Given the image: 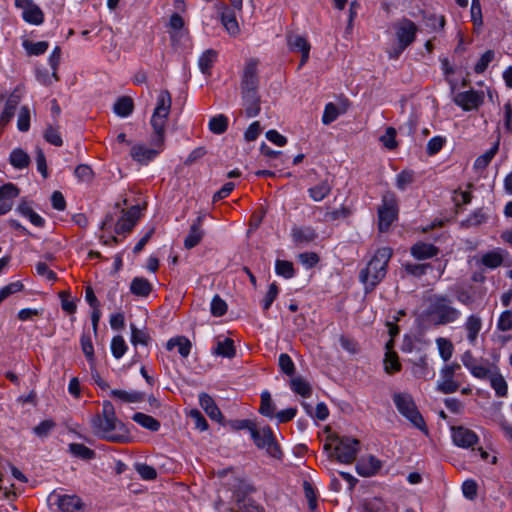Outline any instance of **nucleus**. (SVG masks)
Here are the masks:
<instances>
[{"instance_id":"obj_1","label":"nucleus","mask_w":512,"mask_h":512,"mask_svg":"<svg viewBox=\"0 0 512 512\" xmlns=\"http://www.w3.org/2000/svg\"><path fill=\"white\" fill-rule=\"evenodd\" d=\"M171 94L167 90H162L157 98V104L151 117V126L153 134L151 136L152 148L143 144L132 146L130 155L132 159L140 164L146 165L155 159L165 146V128L171 109Z\"/></svg>"},{"instance_id":"obj_2","label":"nucleus","mask_w":512,"mask_h":512,"mask_svg":"<svg viewBox=\"0 0 512 512\" xmlns=\"http://www.w3.org/2000/svg\"><path fill=\"white\" fill-rule=\"evenodd\" d=\"M92 427L97 436L111 442L124 443L130 439L128 429L116 417L110 401H103L102 412L93 418Z\"/></svg>"},{"instance_id":"obj_3","label":"nucleus","mask_w":512,"mask_h":512,"mask_svg":"<svg viewBox=\"0 0 512 512\" xmlns=\"http://www.w3.org/2000/svg\"><path fill=\"white\" fill-rule=\"evenodd\" d=\"M392 254V249L389 247L379 248L366 267L360 271L359 280L364 285L366 293L373 291L385 278Z\"/></svg>"},{"instance_id":"obj_4","label":"nucleus","mask_w":512,"mask_h":512,"mask_svg":"<svg viewBox=\"0 0 512 512\" xmlns=\"http://www.w3.org/2000/svg\"><path fill=\"white\" fill-rule=\"evenodd\" d=\"M329 442L324 444L325 450L333 447L332 455L344 464L352 463L359 452L360 443L356 438L348 436L331 435L328 437Z\"/></svg>"},{"instance_id":"obj_5","label":"nucleus","mask_w":512,"mask_h":512,"mask_svg":"<svg viewBox=\"0 0 512 512\" xmlns=\"http://www.w3.org/2000/svg\"><path fill=\"white\" fill-rule=\"evenodd\" d=\"M393 402L397 411L405 417L415 428L428 434V428L419 412L413 397L406 392H397L393 394Z\"/></svg>"},{"instance_id":"obj_6","label":"nucleus","mask_w":512,"mask_h":512,"mask_svg":"<svg viewBox=\"0 0 512 512\" xmlns=\"http://www.w3.org/2000/svg\"><path fill=\"white\" fill-rule=\"evenodd\" d=\"M429 314L436 325H447L457 321L461 312L452 305L446 295H434L431 299Z\"/></svg>"},{"instance_id":"obj_7","label":"nucleus","mask_w":512,"mask_h":512,"mask_svg":"<svg viewBox=\"0 0 512 512\" xmlns=\"http://www.w3.org/2000/svg\"><path fill=\"white\" fill-rule=\"evenodd\" d=\"M397 44L388 50L391 59H398L402 52L410 46L416 38L418 27L407 18H402L393 25Z\"/></svg>"},{"instance_id":"obj_8","label":"nucleus","mask_w":512,"mask_h":512,"mask_svg":"<svg viewBox=\"0 0 512 512\" xmlns=\"http://www.w3.org/2000/svg\"><path fill=\"white\" fill-rule=\"evenodd\" d=\"M460 370L461 366L456 362L443 366L440 370V378L437 381L436 389L443 394L456 392L461 386Z\"/></svg>"},{"instance_id":"obj_9","label":"nucleus","mask_w":512,"mask_h":512,"mask_svg":"<svg viewBox=\"0 0 512 512\" xmlns=\"http://www.w3.org/2000/svg\"><path fill=\"white\" fill-rule=\"evenodd\" d=\"M250 432L258 448L265 449L267 454L273 458L280 459L282 457V451L270 427L266 426L261 429L250 427Z\"/></svg>"},{"instance_id":"obj_10","label":"nucleus","mask_w":512,"mask_h":512,"mask_svg":"<svg viewBox=\"0 0 512 512\" xmlns=\"http://www.w3.org/2000/svg\"><path fill=\"white\" fill-rule=\"evenodd\" d=\"M383 205L378 211L379 229L386 231L397 217V201L393 193L383 196Z\"/></svg>"},{"instance_id":"obj_11","label":"nucleus","mask_w":512,"mask_h":512,"mask_svg":"<svg viewBox=\"0 0 512 512\" xmlns=\"http://www.w3.org/2000/svg\"><path fill=\"white\" fill-rule=\"evenodd\" d=\"M15 6L22 10V18L33 25H41L44 22V13L32 0H15Z\"/></svg>"},{"instance_id":"obj_12","label":"nucleus","mask_w":512,"mask_h":512,"mask_svg":"<svg viewBox=\"0 0 512 512\" xmlns=\"http://www.w3.org/2000/svg\"><path fill=\"white\" fill-rule=\"evenodd\" d=\"M451 436L453 443L461 448H472L479 442L477 434L464 426H453L451 427Z\"/></svg>"},{"instance_id":"obj_13","label":"nucleus","mask_w":512,"mask_h":512,"mask_svg":"<svg viewBox=\"0 0 512 512\" xmlns=\"http://www.w3.org/2000/svg\"><path fill=\"white\" fill-rule=\"evenodd\" d=\"M484 101V92L469 90L458 93L454 102L465 111L477 109Z\"/></svg>"},{"instance_id":"obj_14","label":"nucleus","mask_w":512,"mask_h":512,"mask_svg":"<svg viewBox=\"0 0 512 512\" xmlns=\"http://www.w3.org/2000/svg\"><path fill=\"white\" fill-rule=\"evenodd\" d=\"M141 217V210L138 205L132 206L130 209L125 211L122 217L118 220L115 225V232L117 234L129 233L136 225L137 221Z\"/></svg>"},{"instance_id":"obj_15","label":"nucleus","mask_w":512,"mask_h":512,"mask_svg":"<svg viewBox=\"0 0 512 512\" xmlns=\"http://www.w3.org/2000/svg\"><path fill=\"white\" fill-rule=\"evenodd\" d=\"M258 77H257V62L254 60L249 61L243 72L241 89L243 92H257Z\"/></svg>"},{"instance_id":"obj_16","label":"nucleus","mask_w":512,"mask_h":512,"mask_svg":"<svg viewBox=\"0 0 512 512\" xmlns=\"http://www.w3.org/2000/svg\"><path fill=\"white\" fill-rule=\"evenodd\" d=\"M55 498V504L61 512H80L83 508L81 499L76 495L52 494L50 499Z\"/></svg>"},{"instance_id":"obj_17","label":"nucleus","mask_w":512,"mask_h":512,"mask_svg":"<svg viewBox=\"0 0 512 512\" xmlns=\"http://www.w3.org/2000/svg\"><path fill=\"white\" fill-rule=\"evenodd\" d=\"M382 462L373 455L362 457L356 464V471L360 476L371 477L379 472Z\"/></svg>"},{"instance_id":"obj_18","label":"nucleus","mask_w":512,"mask_h":512,"mask_svg":"<svg viewBox=\"0 0 512 512\" xmlns=\"http://www.w3.org/2000/svg\"><path fill=\"white\" fill-rule=\"evenodd\" d=\"M19 195V189L12 183L0 188V215L6 214L12 209L14 199Z\"/></svg>"},{"instance_id":"obj_19","label":"nucleus","mask_w":512,"mask_h":512,"mask_svg":"<svg viewBox=\"0 0 512 512\" xmlns=\"http://www.w3.org/2000/svg\"><path fill=\"white\" fill-rule=\"evenodd\" d=\"M204 219L205 215H199L191 225L189 233L184 240L185 248L192 249L201 242L204 236V232L202 230Z\"/></svg>"},{"instance_id":"obj_20","label":"nucleus","mask_w":512,"mask_h":512,"mask_svg":"<svg viewBox=\"0 0 512 512\" xmlns=\"http://www.w3.org/2000/svg\"><path fill=\"white\" fill-rule=\"evenodd\" d=\"M287 43L291 50L301 52L300 67L303 66L309 58L310 44L308 41L303 36L291 34L287 37Z\"/></svg>"},{"instance_id":"obj_21","label":"nucleus","mask_w":512,"mask_h":512,"mask_svg":"<svg viewBox=\"0 0 512 512\" xmlns=\"http://www.w3.org/2000/svg\"><path fill=\"white\" fill-rule=\"evenodd\" d=\"M317 236L316 230L309 226H294L291 230V237L295 245H303L313 242Z\"/></svg>"},{"instance_id":"obj_22","label":"nucleus","mask_w":512,"mask_h":512,"mask_svg":"<svg viewBox=\"0 0 512 512\" xmlns=\"http://www.w3.org/2000/svg\"><path fill=\"white\" fill-rule=\"evenodd\" d=\"M220 20L226 31L231 36H237L240 28L236 19L235 12L227 6H223L220 11Z\"/></svg>"},{"instance_id":"obj_23","label":"nucleus","mask_w":512,"mask_h":512,"mask_svg":"<svg viewBox=\"0 0 512 512\" xmlns=\"http://www.w3.org/2000/svg\"><path fill=\"white\" fill-rule=\"evenodd\" d=\"M199 403L202 409L212 420L218 422L222 420V413L210 395L206 393H201L199 395Z\"/></svg>"},{"instance_id":"obj_24","label":"nucleus","mask_w":512,"mask_h":512,"mask_svg":"<svg viewBox=\"0 0 512 512\" xmlns=\"http://www.w3.org/2000/svg\"><path fill=\"white\" fill-rule=\"evenodd\" d=\"M439 249L429 243L418 242L411 247V255L418 260H425L436 256Z\"/></svg>"},{"instance_id":"obj_25","label":"nucleus","mask_w":512,"mask_h":512,"mask_svg":"<svg viewBox=\"0 0 512 512\" xmlns=\"http://www.w3.org/2000/svg\"><path fill=\"white\" fill-rule=\"evenodd\" d=\"M314 212H321L323 213V222H331L336 221L338 219H344L347 218L350 215V210L346 206H341L338 209H329V207H321L317 206L315 207Z\"/></svg>"},{"instance_id":"obj_26","label":"nucleus","mask_w":512,"mask_h":512,"mask_svg":"<svg viewBox=\"0 0 512 512\" xmlns=\"http://www.w3.org/2000/svg\"><path fill=\"white\" fill-rule=\"evenodd\" d=\"M490 386L494 389L497 397H506L508 394V384L500 373L498 367H494V372L488 378Z\"/></svg>"},{"instance_id":"obj_27","label":"nucleus","mask_w":512,"mask_h":512,"mask_svg":"<svg viewBox=\"0 0 512 512\" xmlns=\"http://www.w3.org/2000/svg\"><path fill=\"white\" fill-rule=\"evenodd\" d=\"M213 354L226 358H233L236 354L234 341L231 338L220 337L216 340V346L213 348Z\"/></svg>"},{"instance_id":"obj_28","label":"nucleus","mask_w":512,"mask_h":512,"mask_svg":"<svg viewBox=\"0 0 512 512\" xmlns=\"http://www.w3.org/2000/svg\"><path fill=\"white\" fill-rule=\"evenodd\" d=\"M465 330L467 331V339L470 344L476 343L478 334L482 328V320L477 315H470L465 322Z\"/></svg>"},{"instance_id":"obj_29","label":"nucleus","mask_w":512,"mask_h":512,"mask_svg":"<svg viewBox=\"0 0 512 512\" xmlns=\"http://www.w3.org/2000/svg\"><path fill=\"white\" fill-rule=\"evenodd\" d=\"M243 105L248 117H255L260 112L259 98L257 92H243Z\"/></svg>"},{"instance_id":"obj_30","label":"nucleus","mask_w":512,"mask_h":512,"mask_svg":"<svg viewBox=\"0 0 512 512\" xmlns=\"http://www.w3.org/2000/svg\"><path fill=\"white\" fill-rule=\"evenodd\" d=\"M331 191L332 185L327 180H323L315 186L310 187L307 192L313 201L320 202L324 200Z\"/></svg>"},{"instance_id":"obj_31","label":"nucleus","mask_w":512,"mask_h":512,"mask_svg":"<svg viewBox=\"0 0 512 512\" xmlns=\"http://www.w3.org/2000/svg\"><path fill=\"white\" fill-rule=\"evenodd\" d=\"M20 102V96L16 93H12L5 103V107L0 115V123L2 125L7 124L14 116L16 107Z\"/></svg>"},{"instance_id":"obj_32","label":"nucleus","mask_w":512,"mask_h":512,"mask_svg":"<svg viewBox=\"0 0 512 512\" xmlns=\"http://www.w3.org/2000/svg\"><path fill=\"white\" fill-rule=\"evenodd\" d=\"M132 294L147 297L152 291V284L144 277H135L130 284Z\"/></svg>"},{"instance_id":"obj_33","label":"nucleus","mask_w":512,"mask_h":512,"mask_svg":"<svg viewBox=\"0 0 512 512\" xmlns=\"http://www.w3.org/2000/svg\"><path fill=\"white\" fill-rule=\"evenodd\" d=\"M504 260L503 252L500 249L489 251L481 256V264L489 269H495L502 265Z\"/></svg>"},{"instance_id":"obj_34","label":"nucleus","mask_w":512,"mask_h":512,"mask_svg":"<svg viewBox=\"0 0 512 512\" xmlns=\"http://www.w3.org/2000/svg\"><path fill=\"white\" fill-rule=\"evenodd\" d=\"M134 110V103L131 97L122 96L114 104L113 111L120 117H128Z\"/></svg>"},{"instance_id":"obj_35","label":"nucleus","mask_w":512,"mask_h":512,"mask_svg":"<svg viewBox=\"0 0 512 512\" xmlns=\"http://www.w3.org/2000/svg\"><path fill=\"white\" fill-rule=\"evenodd\" d=\"M499 142L500 139L498 138L494 145L488 151L477 157V159L474 162V168L476 170H483L489 165L491 160L498 152Z\"/></svg>"},{"instance_id":"obj_36","label":"nucleus","mask_w":512,"mask_h":512,"mask_svg":"<svg viewBox=\"0 0 512 512\" xmlns=\"http://www.w3.org/2000/svg\"><path fill=\"white\" fill-rule=\"evenodd\" d=\"M290 386L293 392L304 398L310 397L312 393V388L309 382L300 376L292 378Z\"/></svg>"},{"instance_id":"obj_37","label":"nucleus","mask_w":512,"mask_h":512,"mask_svg":"<svg viewBox=\"0 0 512 512\" xmlns=\"http://www.w3.org/2000/svg\"><path fill=\"white\" fill-rule=\"evenodd\" d=\"M166 347L168 350H172L173 348L177 347L179 354L185 358L190 354L191 343L185 337H176L170 339L167 342Z\"/></svg>"},{"instance_id":"obj_38","label":"nucleus","mask_w":512,"mask_h":512,"mask_svg":"<svg viewBox=\"0 0 512 512\" xmlns=\"http://www.w3.org/2000/svg\"><path fill=\"white\" fill-rule=\"evenodd\" d=\"M132 419L136 423H138L139 425H141L142 427H144L150 431H158L160 428V423L158 420H156L155 418H153L150 415H147V414H144L141 412L135 413L133 415Z\"/></svg>"},{"instance_id":"obj_39","label":"nucleus","mask_w":512,"mask_h":512,"mask_svg":"<svg viewBox=\"0 0 512 512\" xmlns=\"http://www.w3.org/2000/svg\"><path fill=\"white\" fill-rule=\"evenodd\" d=\"M217 59V52L213 49L206 50L199 58L198 65L202 73L210 74V69Z\"/></svg>"},{"instance_id":"obj_40","label":"nucleus","mask_w":512,"mask_h":512,"mask_svg":"<svg viewBox=\"0 0 512 512\" xmlns=\"http://www.w3.org/2000/svg\"><path fill=\"white\" fill-rule=\"evenodd\" d=\"M110 395L125 403H136L143 400V394L140 392H128L125 390L114 389L110 392Z\"/></svg>"},{"instance_id":"obj_41","label":"nucleus","mask_w":512,"mask_h":512,"mask_svg":"<svg viewBox=\"0 0 512 512\" xmlns=\"http://www.w3.org/2000/svg\"><path fill=\"white\" fill-rule=\"evenodd\" d=\"M436 345L439 351V355L443 361H449L454 351L453 343L447 338L438 337L436 339Z\"/></svg>"},{"instance_id":"obj_42","label":"nucleus","mask_w":512,"mask_h":512,"mask_svg":"<svg viewBox=\"0 0 512 512\" xmlns=\"http://www.w3.org/2000/svg\"><path fill=\"white\" fill-rule=\"evenodd\" d=\"M10 163L17 169H23L29 165L30 158L25 151L18 148L11 152Z\"/></svg>"},{"instance_id":"obj_43","label":"nucleus","mask_w":512,"mask_h":512,"mask_svg":"<svg viewBox=\"0 0 512 512\" xmlns=\"http://www.w3.org/2000/svg\"><path fill=\"white\" fill-rule=\"evenodd\" d=\"M259 412L266 417L273 418L275 415V405L268 391L261 393V404Z\"/></svg>"},{"instance_id":"obj_44","label":"nucleus","mask_w":512,"mask_h":512,"mask_svg":"<svg viewBox=\"0 0 512 512\" xmlns=\"http://www.w3.org/2000/svg\"><path fill=\"white\" fill-rule=\"evenodd\" d=\"M69 450L74 456L83 460H90L95 457V452L84 444L72 443L69 445Z\"/></svg>"},{"instance_id":"obj_45","label":"nucleus","mask_w":512,"mask_h":512,"mask_svg":"<svg viewBox=\"0 0 512 512\" xmlns=\"http://www.w3.org/2000/svg\"><path fill=\"white\" fill-rule=\"evenodd\" d=\"M23 47L30 55H41L47 51L49 43L47 41L31 42L24 40Z\"/></svg>"},{"instance_id":"obj_46","label":"nucleus","mask_w":512,"mask_h":512,"mask_svg":"<svg viewBox=\"0 0 512 512\" xmlns=\"http://www.w3.org/2000/svg\"><path fill=\"white\" fill-rule=\"evenodd\" d=\"M228 127V118L222 114L212 117L209 121V129L215 134H223Z\"/></svg>"},{"instance_id":"obj_47","label":"nucleus","mask_w":512,"mask_h":512,"mask_svg":"<svg viewBox=\"0 0 512 512\" xmlns=\"http://www.w3.org/2000/svg\"><path fill=\"white\" fill-rule=\"evenodd\" d=\"M385 371L389 374L400 371L401 364L395 352L388 351L384 359Z\"/></svg>"},{"instance_id":"obj_48","label":"nucleus","mask_w":512,"mask_h":512,"mask_svg":"<svg viewBox=\"0 0 512 512\" xmlns=\"http://www.w3.org/2000/svg\"><path fill=\"white\" fill-rule=\"evenodd\" d=\"M396 129L393 127H388L385 131V133L380 136V142L383 144V146L389 150H393L398 146V143L396 141Z\"/></svg>"},{"instance_id":"obj_49","label":"nucleus","mask_w":512,"mask_h":512,"mask_svg":"<svg viewBox=\"0 0 512 512\" xmlns=\"http://www.w3.org/2000/svg\"><path fill=\"white\" fill-rule=\"evenodd\" d=\"M131 327V342L133 345H147L150 337L144 330L138 329L134 324Z\"/></svg>"},{"instance_id":"obj_50","label":"nucleus","mask_w":512,"mask_h":512,"mask_svg":"<svg viewBox=\"0 0 512 512\" xmlns=\"http://www.w3.org/2000/svg\"><path fill=\"white\" fill-rule=\"evenodd\" d=\"M127 345L122 336L118 335L113 337L111 341V351L115 358L120 359L126 352Z\"/></svg>"},{"instance_id":"obj_51","label":"nucleus","mask_w":512,"mask_h":512,"mask_svg":"<svg viewBox=\"0 0 512 512\" xmlns=\"http://www.w3.org/2000/svg\"><path fill=\"white\" fill-rule=\"evenodd\" d=\"M495 53L492 50H487L478 60L474 66V71L477 74H482L489 64L494 60Z\"/></svg>"},{"instance_id":"obj_52","label":"nucleus","mask_w":512,"mask_h":512,"mask_svg":"<svg viewBox=\"0 0 512 512\" xmlns=\"http://www.w3.org/2000/svg\"><path fill=\"white\" fill-rule=\"evenodd\" d=\"M494 367L496 366L487 367L477 362L469 371L475 378L484 380L491 376L494 372Z\"/></svg>"},{"instance_id":"obj_53","label":"nucleus","mask_w":512,"mask_h":512,"mask_svg":"<svg viewBox=\"0 0 512 512\" xmlns=\"http://www.w3.org/2000/svg\"><path fill=\"white\" fill-rule=\"evenodd\" d=\"M276 273L287 279L294 276L293 264L290 261L277 260L275 264Z\"/></svg>"},{"instance_id":"obj_54","label":"nucleus","mask_w":512,"mask_h":512,"mask_svg":"<svg viewBox=\"0 0 512 512\" xmlns=\"http://www.w3.org/2000/svg\"><path fill=\"white\" fill-rule=\"evenodd\" d=\"M17 128L21 132H26L30 128V110L27 106L21 107L18 120H17Z\"/></svg>"},{"instance_id":"obj_55","label":"nucleus","mask_w":512,"mask_h":512,"mask_svg":"<svg viewBox=\"0 0 512 512\" xmlns=\"http://www.w3.org/2000/svg\"><path fill=\"white\" fill-rule=\"evenodd\" d=\"M497 329L502 332L512 330V311L511 310H505L500 314L499 319L497 321Z\"/></svg>"},{"instance_id":"obj_56","label":"nucleus","mask_w":512,"mask_h":512,"mask_svg":"<svg viewBox=\"0 0 512 512\" xmlns=\"http://www.w3.org/2000/svg\"><path fill=\"white\" fill-rule=\"evenodd\" d=\"M23 284L19 281L9 283L0 289V304L10 295L17 293L23 289Z\"/></svg>"},{"instance_id":"obj_57","label":"nucleus","mask_w":512,"mask_h":512,"mask_svg":"<svg viewBox=\"0 0 512 512\" xmlns=\"http://www.w3.org/2000/svg\"><path fill=\"white\" fill-rule=\"evenodd\" d=\"M414 181V173L412 171H402L396 177V186L400 190H405Z\"/></svg>"},{"instance_id":"obj_58","label":"nucleus","mask_w":512,"mask_h":512,"mask_svg":"<svg viewBox=\"0 0 512 512\" xmlns=\"http://www.w3.org/2000/svg\"><path fill=\"white\" fill-rule=\"evenodd\" d=\"M338 116H339V111H338L337 106L333 103H328V104H326L324 112H323L322 122H323V124L328 125V124L332 123L333 121H335Z\"/></svg>"},{"instance_id":"obj_59","label":"nucleus","mask_w":512,"mask_h":512,"mask_svg":"<svg viewBox=\"0 0 512 512\" xmlns=\"http://www.w3.org/2000/svg\"><path fill=\"white\" fill-rule=\"evenodd\" d=\"M227 311V304L218 295L214 296L211 302V313L213 316H223Z\"/></svg>"},{"instance_id":"obj_60","label":"nucleus","mask_w":512,"mask_h":512,"mask_svg":"<svg viewBox=\"0 0 512 512\" xmlns=\"http://www.w3.org/2000/svg\"><path fill=\"white\" fill-rule=\"evenodd\" d=\"M74 174L80 181L83 182L91 181L94 175L91 167L86 164L78 165L74 170Z\"/></svg>"},{"instance_id":"obj_61","label":"nucleus","mask_w":512,"mask_h":512,"mask_svg":"<svg viewBox=\"0 0 512 512\" xmlns=\"http://www.w3.org/2000/svg\"><path fill=\"white\" fill-rule=\"evenodd\" d=\"M279 366L280 369L287 375L291 376L294 374L295 371V365L291 359V357L286 354L282 353L279 356Z\"/></svg>"},{"instance_id":"obj_62","label":"nucleus","mask_w":512,"mask_h":512,"mask_svg":"<svg viewBox=\"0 0 512 512\" xmlns=\"http://www.w3.org/2000/svg\"><path fill=\"white\" fill-rule=\"evenodd\" d=\"M278 292H279V290H278L276 283H272L269 286V289H268L264 299L262 300V307H263L264 311H267L271 307L272 303L278 296Z\"/></svg>"},{"instance_id":"obj_63","label":"nucleus","mask_w":512,"mask_h":512,"mask_svg":"<svg viewBox=\"0 0 512 512\" xmlns=\"http://www.w3.org/2000/svg\"><path fill=\"white\" fill-rule=\"evenodd\" d=\"M413 374L417 378H428L430 371L428 369V363L425 358H420L413 366Z\"/></svg>"},{"instance_id":"obj_64","label":"nucleus","mask_w":512,"mask_h":512,"mask_svg":"<svg viewBox=\"0 0 512 512\" xmlns=\"http://www.w3.org/2000/svg\"><path fill=\"white\" fill-rule=\"evenodd\" d=\"M234 512H263L262 508L256 505L251 499H244L237 504Z\"/></svg>"}]
</instances>
